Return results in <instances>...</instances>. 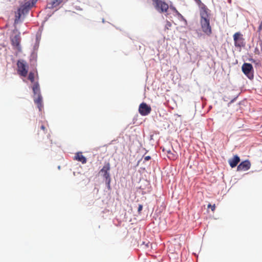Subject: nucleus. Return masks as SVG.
<instances>
[{
	"mask_svg": "<svg viewBox=\"0 0 262 262\" xmlns=\"http://www.w3.org/2000/svg\"><path fill=\"white\" fill-rule=\"evenodd\" d=\"M199 8L200 24L203 32L207 36L212 34V29L210 23V10L202 2L201 0H194Z\"/></svg>",
	"mask_w": 262,
	"mask_h": 262,
	"instance_id": "1",
	"label": "nucleus"
},
{
	"mask_svg": "<svg viewBox=\"0 0 262 262\" xmlns=\"http://www.w3.org/2000/svg\"><path fill=\"white\" fill-rule=\"evenodd\" d=\"M37 2V0H25L24 4L17 9L15 22L19 20L22 15L27 14L29 10L35 6Z\"/></svg>",
	"mask_w": 262,
	"mask_h": 262,
	"instance_id": "2",
	"label": "nucleus"
},
{
	"mask_svg": "<svg viewBox=\"0 0 262 262\" xmlns=\"http://www.w3.org/2000/svg\"><path fill=\"white\" fill-rule=\"evenodd\" d=\"M33 93L34 102L37 104L39 111L43 107L42 97L41 94L39 84L38 82H35L32 86Z\"/></svg>",
	"mask_w": 262,
	"mask_h": 262,
	"instance_id": "3",
	"label": "nucleus"
},
{
	"mask_svg": "<svg viewBox=\"0 0 262 262\" xmlns=\"http://www.w3.org/2000/svg\"><path fill=\"white\" fill-rule=\"evenodd\" d=\"M18 74L23 76L26 77L28 73V66L24 59H19L17 62Z\"/></svg>",
	"mask_w": 262,
	"mask_h": 262,
	"instance_id": "4",
	"label": "nucleus"
},
{
	"mask_svg": "<svg viewBox=\"0 0 262 262\" xmlns=\"http://www.w3.org/2000/svg\"><path fill=\"white\" fill-rule=\"evenodd\" d=\"M242 71L250 80L254 78V69L251 63L244 62L242 67Z\"/></svg>",
	"mask_w": 262,
	"mask_h": 262,
	"instance_id": "5",
	"label": "nucleus"
},
{
	"mask_svg": "<svg viewBox=\"0 0 262 262\" xmlns=\"http://www.w3.org/2000/svg\"><path fill=\"white\" fill-rule=\"evenodd\" d=\"M156 9L160 13L167 12L169 6L164 0H152Z\"/></svg>",
	"mask_w": 262,
	"mask_h": 262,
	"instance_id": "6",
	"label": "nucleus"
},
{
	"mask_svg": "<svg viewBox=\"0 0 262 262\" xmlns=\"http://www.w3.org/2000/svg\"><path fill=\"white\" fill-rule=\"evenodd\" d=\"M234 46L237 48H242L245 46V39L243 37V34L240 32H236L233 36Z\"/></svg>",
	"mask_w": 262,
	"mask_h": 262,
	"instance_id": "7",
	"label": "nucleus"
},
{
	"mask_svg": "<svg viewBox=\"0 0 262 262\" xmlns=\"http://www.w3.org/2000/svg\"><path fill=\"white\" fill-rule=\"evenodd\" d=\"M10 40L12 46L17 50L18 53L21 52V47L20 45L21 37L20 32H18L14 36L10 37Z\"/></svg>",
	"mask_w": 262,
	"mask_h": 262,
	"instance_id": "8",
	"label": "nucleus"
},
{
	"mask_svg": "<svg viewBox=\"0 0 262 262\" xmlns=\"http://www.w3.org/2000/svg\"><path fill=\"white\" fill-rule=\"evenodd\" d=\"M110 169L111 165L110 163L105 162L103 167L99 171V174L102 176L104 181L111 179L110 173Z\"/></svg>",
	"mask_w": 262,
	"mask_h": 262,
	"instance_id": "9",
	"label": "nucleus"
},
{
	"mask_svg": "<svg viewBox=\"0 0 262 262\" xmlns=\"http://www.w3.org/2000/svg\"><path fill=\"white\" fill-rule=\"evenodd\" d=\"M151 108L150 105L145 102L141 103L139 107V112L142 116L148 115L151 112Z\"/></svg>",
	"mask_w": 262,
	"mask_h": 262,
	"instance_id": "10",
	"label": "nucleus"
},
{
	"mask_svg": "<svg viewBox=\"0 0 262 262\" xmlns=\"http://www.w3.org/2000/svg\"><path fill=\"white\" fill-rule=\"evenodd\" d=\"M251 163L249 160L242 161L237 166V171H246L250 169Z\"/></svg>",
	"mask_w": 262,
	"mask_h": 262,
	"instance_id": "11",
	"label": "nucleus"
},
{
	"mask_svg": "<svg viewBox=\"0 0 262 262\" xmlns=\"http://www.w3.org/2000/svg\"><path fill=\"white\" fill-rule=\"evenodd\" d=\"M240 158L237 155H234L233 158L229 159L228 162L231 168L235 167L240 162Z\"/></svg>",
	"mask_w": 262,
	"mask_h": 262,
	"instance_id": "12",
	"label": "nucleus"
},
{
	"mask_svg": "<svg viewBox=\"0 0 262 262\" xmlns=\"http://www.w3.org/2000/svg\"><path fill=\"white\" fill-rule=\"evenodd\" d=\"M37 53L35 51H32L30 56V61L31 66L36 67L37 65Z\"/></svg>",
	"mask_w": 262,
	"mask_h": 262,
	"instance_id": "13",
	"label": "nucleus"
},
{
	"mask_svg": "<svg viewBox=\"0 0 262 262\" xmlns=\"http://www.w3.org/2000/svg\"><path fill=\"white\" fill-rule=\"evenodd\" d=\"M75 159L79 162H81L82 164L86 163V158L82 155V152H78L75 156Z\"/></svg>",
	"mask_w": 262,
	"mask_h": 262,
	"instance_id": "14",
	"label": "nucleus"
},
{
	"mask_svg": "<svg viewBox=\"0 0 262 262\" xmlns=\"http://www.w3.org/2000/svg\"><path fill=\"white\" fill-rule=\"evenodd\" d=\"M57 0H52L51 3H48L46 9H52L54 7L58 6L57 5Z\"/></svg>",
	"mask_w": 262,
	"mask_h": 262,
	"instance_id": "15",
	"label": "nucleus"
},
{
	"mask_svg": "<svg viewBox=\"0 0 262 262\" xmlns=\"http://www.w3.org/2000/svg\"><path fill=\"white\" fill-rule=\"evenodd\" d=\"M175 15L177 16L179 20L183 21L184 22V25L186 26L187 25V21L184 17L178 11L175 13Z\"/></svg>",
	"mask_w": 262,
	"mask_h": 262,
	"instance_id": "16",
	"label": "nucleus"
},
{
	"mask_svg": "<svg viewBox=\"0 0 262 262\" xmlns=\"http://www.w3.org/2000/svg\"><path fill=\"white\" fill-rule=\"evenodd\" d=\"M163 151H166V152L167 153V157L169 159H174L175 158L174 154L171 151L170 149L166 150L164 148H163Z\"/></svg>",
	"mask_w": 262,
	"mask_h": 262,
	"instance_id": "17",
	"label": "nucleus"
},
{
	"mask_svg": "<svg viewBox=\"0 0 262 262\" xmlns=\"http://www.w3.org/2000/svg\"><path fill=\"white\" fill-rule=\"evenodd\" d=\"M28 79L32 82H34V74L32 72L29 73Z\"/></svg>",
	"mask_w": 262,
	"mask_h": 262,
	"instance_id": "18",
	"label": "nucleus"
},
{
	"mask_svg": "<svg viewBox=\"0 0 262 262\" xmlns=\"http://www.w3.org/2000/svg\"><path fill=\"white\" fill-rule=\"evenodd\" d=\"M54 12L52 13H48L46 16L45 17L42 23V26L49 19L50 17L52 16V15L54 14Z\"/></svg>",
	"mask_w": 262,
	"mask_h": 262,
	"instance_id": "19",
	"label": "nucleus"
},
{
	"mask_svg": "<svg viewBox=\"0 0 262 262\" xmlns=\"http://www.w3.org/2000/svg\"><path fill=\"white\" fill-rule=\"evenodd\" d=\"M104 182H105V184L106 185L107 188L108 190H110L111 189V179H109V180H106L104 181Z\"/></svg>",
	"mask_w": 262,
	"mask_h": 262,
	"instance_id": "20",
	"label": "nucleus"
},
{
	"mask_svg": "<svg viewBox=\"0 0 262 262\" xmlns=\"http://www.w3.org/2000/svg\"><path fill=\"white\" fill-rule=\"evenodd\" d=\"M39 43L38 42H35L34 45V47H33V51H35L36 52H37L38 48H39Z\"/></svg>",
	"mask_w": 262,
	"mask_h": 262,
	"instance_id": "21",
	"label": "nucleus"
},
{
	"mask_svg": "<svg viewBox=\"0 0 262 262\" xmlns=\"http://www.w3.org/2000/svg\"><path fill=\"white\" fill-rule=\"evenodd\" d=\"M142 209H143V205L142 204H139L138 205V212L139 214L141 213V212L142 210Z\"/></svg>",
	"mask_w": 262,
	"mask_h": 262,
	"instance_id": "22",
	"label": "nucleus"
},
{
	"mask_svg": "<svg viewBox=\"0 0 262 262\" xmlns=\"http://www.w3.org/2000/svg\"><path fill=\"white\" fill-rule=\"evenodd\" d=\"M151 159V157L150 156H147L144 158L143 162L145 163L147 161H149Z\"/></svg>",
	"mask_w": 262,
	"mask_h": 262,
	"instance_id": "23",
	"label": "nucleus"
},
{
	"mask_svg": "<svg viewBox=\"0 0 262 262\" xmlns=\"http://www.w3.org/2000/svg\"><path fill=\"white\" fill-rule=\"evenodd\" d=\"M208 208H211V210L212 211H213L214 210H215V204L212 205H211L210 204H209L208 205Z\"/></svg>",
	"mask_w": 262,
	"mask_h": 262,
	"instance_id": "24",
	"label": "nucleus"
},
{
	"mask_svg": "<svg viewBox=\"0 0 262 262\" xmlns=\"http://www.w3.org/2000/svg\"><path fill=\"white\" fill-rule=\"evenodd\" d=\"M169 8H170V9L174 13H176L177 12V11H178V10L176 8V7L172 5H170Z\"/></svg>",
	"mask_w": 262,
	"mask_h": 262,
	"instance_id": "25",
	"label": "nucleus"
},
{
	"mask_svg": "<svg viewBox=\"0 0 262 262\" xmlns=\"http://www.w3.org/2000/svg\"><path fill=\"white\" fill-rule=\"evenodd\" d=\"M238 97V95H237L236 97H234L233 98H232L230 101L228 103V106H229L230 104H231V103H233L237 99V98Z\"/></svg>",
	"mask_w": 262,
	"mask_h": 262,
	"instance_id": "26",
	"label": "nucleus"
},
{
	"mask_svg": "<svg viewBox=\"0 0 262 262\" xmlns=\"http://www.w3.org/2000/svg\"><path fill=\"white\" fill-rule=\"evenodd\" d=\"M40 35H38V34H37L36 35V41L35 42H38L39 43V41H40Z\"/></svg>",
	"mask_w": 262,
	"mask_h": 262,
	"instance_id": "27",
	"label": "nucleus"
},
{
	"mask_svg": "<svg viewBox=\"0 0 262 262\" xmlns=\"http://www.w3.org/2000/svg\"><path fill=\"white\" fill-rule=\"evenodd\" d=\"M150 243L149 242H144L143 241L142 244H141V245H145L146 247H149V245Z\"/></svg>",
	"mask_w": 262,
	"mask_h": 262,
	"instance_id": "28",
	"label": "nucleus"
},
{
	"mask_svg": "<svg viewBox=\"0 0 262 262\" xmlns=\"http://www.w3.org/2000/svg\"><path fill=\"white\" fill-rule=\"evenodd\" d=\"M171 26V24L170 21H167L166 22V24L165 25V27L168 29V27H170Z\"/></svg>",
	"mask_w": 262,
	"mask_h": 262,
	"instance_id": "29",
	"label": "nucleus"
},
{
	"mask_svg": "<svg viewBox=\"0 0 262 262\" xmlns=\"http://www.w3.org/2000/svg\"><path fill=\"white\" fill-rule=\"evenodd\" d=\"M262 28V21L261 22L260 24L258 26L257 32H260Z\"/></svg>",
	"mask_w": 262,
	"mask_h": 262,
	"instance_id": "30",
	"label": "nucleus"
},
{
	"mask_svg": "<svg viewBox=\"0 0 262 262\" xmlns=\"http://www.w3.org/2000/svg\"><path fill=\"white\" fill-rule=\"evenodd\" d=\"M229 99V98L228 97H226V96H225L223 98V100H224V101H227Z\"/></svg>",
	"mask_w": 262,
	"mask_h": 262,
	"instance_id": "31",
	"label": "nucleus"
},
{
	"mask_svg": "<svg viewBox=\"0 0 262 262\" xmlns=\"http://www.w3.org/2000/svg\"><path fill=\"white\" fill-rule=\"evenodd\" d=\"M63 0H57V5L58 6L62 2Z\"/></svg>",
	"mask_w": 262,
	"mask_h": 262,
	"instance_id": "32",
	"label": "nucleus"
},
{
	"mask_svg": "<svg viewBox=\"0 0 262 262\" xmlns=\"http://www.w3.org/2000/svg\"><path fill=\"white\" fill-rule=\"evenodd\" d=\"M40 128L42 130H45L46 127L44 125H41V127H40Z\"/></svg>",
	"mask_w": 262,
	"mask_h": 262,
	"instance_id": "33",
	"label": "nucleus"
},
{
	"mask_svg": "<svg viewBox=\"0 0 262 262\" xmlns=\"http://www.w3.org/2000/svg\"><path fill=\"white\" fill-rule=\"evenodd\" d=\"M142 159H141L140 160H139L138 163H137V165H138L139 164V163L140 162V161H141Z\"/></svg>",
	"mask_w": 262,
	"mask_h": 262,
	"instance_id": "34",
	"label": "nucleus"
},
{
	"mask_svg": "<svg viewBox=\"0 0 262 262\" xmlns=\"http://www.w3.org/2000/svg\"><path fill=\"white\" fill-rule=\"evenodd\" d=\"M260 47H261V53H262V43H261V45H260Z\"/></svg>",
	"mask_w": 262,
	"mask_h": 262,
	"instance_id": "35",
	"label": "nucleus"
},
{
	"mask_svg": "<svg viewBox=\"0 0 262 262\" xmlns=\"http://www.w3.org/2000/svg\"><path fill=\"white\" fill-rule=\"evenodd\" d=\"M250 60H251V61H253V62H254V60L253 59H250Z\"/></svg>",
	"mask_w": 262,
	"mask_h": 262,
	"instance_id": "36",
	"label": "nucleus"
},
{
	"mask_svg": "<svg viewBox=\"0 0 262 262\" xmlns=\"http://www.w3.org/2000/svg\"><path fill=\"white\" fill-rule=\"evenodd\" d=\"M60 168H61V166H58V169H60Z\"/></svg>",
	"mask_w": 262,
	"mask_h": 262,
	"instance_id": "37",
	"label": "nucleus"
},
{
	"mask_svg": "<svg viewBox=\"0 0 262 262\" xmlns=\"http://www.w3.org/2000/svg\"><path fill=\"white\" fill-rule=\"evenodd\" d=\"M15 31L17 32V30H13V33H15Z\"/></svg>",
	"mask_w": 262,
	"mask_h": 262,
	"instance_id": "38",
	"label": "nucleus"
},
{
	"mask_svg": "<svg viewBox=\"0 0 262 262\" xmlns=\"http://www.w3.org/2000/svg\"><path fill=\"white\" fill-rule=\"evenodd\" d=\"M211 108H212V106L211 105L209 106V109L210 110Z\"/></svg>",
	"mask_w": 262,
	"mask_h": 262,
	"instance_id": "39",
	"label": "nucleus"
},
{
	"mask_svg": "<svg viewBox=\"0 0 262 262\" xmlns=\"http://www.w3.org/2000/svg\"><path fill=\"white\" fill-rule=\"evenodd\" d=\"M102 22H103V23H104V18H103V19H102Z\"/></svg>",
	"mask_w": 262,
	"mask_h": 262,
	"instance_id": "40",
	"label": "nucleus"
},
{
	"mask_svg": "<svg viewBox=\"0 0 262 262\" xmlns=\"http://www.w3.org/2000/svg\"><path fill=\"white\" fill-rule=\"evenodd\" d=\"M144 193H145V192H143V191L142 192V194H144Z\"/></svg>",
	"mask_w": 262,
	"mask_h": 262,
	"instance_id": "41",
	"label": "nucleus"
},
{
	"mask_svg": "<svg viewBox=\"0 0 262 262\" xmlns=\"http://www.w3.org/2000/svg\"><path fill=\"white\" fill-rule=\"evenodd\" d=\"M56 11H57V9L55 10L54 12H56Z\"/></svg>",
	"mask_w": 262,
	"mask_h": 262,
	"instance_id": "42",
	"label": "nucleus"
},
{
	"mask_svg": "<svg viewBox=\"0 0 262 262\" xmlns=\"http://www.w3.org/2000/svg\"><path fill=\"white\" fill-rule=\"evenodd\" d=\"M56 11H57V9L55 10L54 12H56Z\"/></svg>",
	"mask_w": 262,
	"mask_h": 262,
	"instance_id": "43",
	"label": "nucleus"
},
{
	"mask_svg": "<svg viewBox=\"0 0 262 262\" xmlns=\"http://www.w3.org/2000/svg\"><path fill=\"white\" fill-rule=\"evenodd\" d=\"M56 11H57V9L55 10L54 12H56Z\"/></svg>",
	"mask_w": 262,
	"mask_h": 262,
	"instance_id": "44",
	"label": "nucleus"
}]
</instances>
